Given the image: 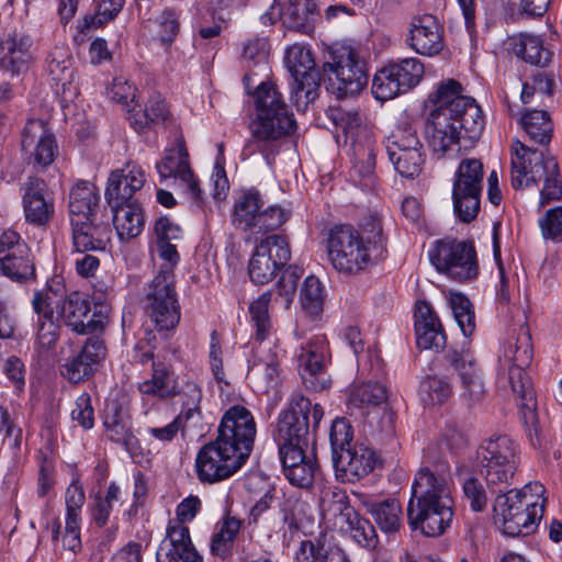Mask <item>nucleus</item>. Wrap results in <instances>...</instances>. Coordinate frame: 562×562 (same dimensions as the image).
<instances>
[{"instance_id":"052dcab7","label":"nucleus","mask_w":562,"mask_h":562,"mask_svg":"<svg viewBox=\"0 0 562 562\" xmlns=\"http://www.w3.org/2000/svg\"><path fill=\"white\" fill-rule=\"evenodd\" d=\"M418 150H423V145L417 136L416 130L411 126L397 127L387 137V155H395L397 151L409 153Z\"/></svg>"},{"instance_id":"603ef678","label":"nucleus","mask_w":562,"mask_h":562,"mask_svg":"<svg viewBox=\"0 0 562 562\" xmlns=\"http://www.w3.org/2000/svg\"><path fill=\"white\" fill-rule=\"evenodd\" d=\"M326 293L323 283L315 276H308L300 291V303L306 314L317 317L322 314Z\"/></svg>"},{"instance_id":"b1692460","label":"nucleus","mask_w":562,"mask_h":562,"mask_svg":"<svg viewBox=\"0 0 562 562\" xmlns=\"http://www.w3.org/2000/svg\"><path fill=\"white\" fill-rule=\"evenodd\" d=\"M449 479V467L446 463L438 464L434 470L428 467L422 468L412 484L411 499L453 502Z\"/></svg>"},{"instance_id":"5fc2aeb1","label":"nucleus","mask_w":562,"mask_h":562,"mask_svg":"<svg viewBox=\"0 0 562 562\" xmlns=\"http://www.w3.org/2000/svg\"><path fill=\"white\" fill-rule=\"evenodd\" d=\"M272 300V292H263L257 300L249 305L251 323L255 327V338L263 341L271 330V319L269 316V304Z\"/></svg>"},{"instance_id":"412c9836","label":"nucleus","mask_w":562,"mask_h":562,"mask_svg":"<svg viewBox=\"0 0 562 562\" xmlns=\"http://www.w3.org/2000/svg\"><path fill=\"white\" fill-rule=\"evenodd\" d=\"M445 359L456 372L460 384V397L469 406L481 403L485 396L482 371L473 355L468 350H449Z\"/></svg>"},{"instance_id":"bf43d9fd","label":"nucleus","mask_w":562,"mask_h":562,"mask_svg":"<svg viewBox=\"0 0 562 562\" xmlns=\"http://www.w3.org/2000/svg\"><path fill=\"white\" fill-rule=\"evenodd\" d=\"M375 168V154L370 147L359 146L353 150L349 176L353 182L371 181Z\"/></svg>"},{"instance_id":"3c124183","label":"nucleus","mask_w":562,"mask_h":562,"mask_svg":"<svg viewBox=\"0 0 562 562\" xmlns=\"http://www.w3.org/2000/svg\"><path fill=\"white\" fill-rule=\"evenodd\" d=\"M516 54L526 63L546 67L551 60V52L543 47L542 40L537 35L521 34L516 44Z\"/></svg>"},{"instance_id":"4d7b16f0","label":"nucleus","mask_w":562,"mask_h":562,"mask_svg":"<svg viewBox=\"0 0 562 562\" xmlns=\"http://www.w3.org/2000/svg\"><path fill=\"white\" fill-rule=\"evenodd\" d=\"M398 77L395 76L391 65L376 71L372 81V93L376 100L386 101L404 93Z\"/></svg>"},{"instance_id":"774afa93","label":"nucleus","mask_w":562,"mask_h":562,"mask_svg":"<svg viewBox=\"0 0 562 562\" xmlns=\"http://www.w3.org/2000/svg\"><path fill=\"white\" fill-rule=\"evenodd\" d=\"M302 270L296 266L286 267L278 280L276 288L278 296L282 299L285 308H289L301 278Z\"/></svg>"},{"instance_id":"09e8293b","label":"nucleus","mask_w":562,"mask_h":562,"mask_svg":"<svg viewBox=\"0 0 562 562\" xmlns=\"http://www.w3.org/2000/svg\"><path fill=\"white\" fill-rule=\"evenodd\" d=\"M532 356L530 330L524 325L519 328L515 341H508L504 350V361L508 362L509 367H529Z\"/></svg>"},{"instance_id":"39448f33","label":"nucleus","mask_w":562,"mask_h":562,"mask_svg":"<svg viewBox=\"0 0 562 562\" xmlns=\"http://www.w3.org/2000/svg\"><path fill=\"white\" fill-rule=\"evenodd\" d=\"M310 416H312L313 427H317L324 416L322 406L319 404L313 405L308 398L301 394L293 395L289 408L279 415L273 431V439L278 445L279 453L295 449H307Z\"/></svg>"},{"instance_id":"f03ea898","label":"nucleus","mask_w":562,"mask_h":562,"mask_svg":"<svg viewBox=\"0 0 562 562\" xmlns=\"http://www.w3.org/2000/svg\"><path fill=\"white\" fill-rule=\"evenodd\" d=\"M371 229L359 232L351 225H337L331 228L327 250L333 267L353 274L369 267L373 258L383 252L382 226L379 221L370 223Z\"/></svg>"},{"instance_id":"a211bd4d","label":"nucleus","mask_w":562,"mask_h":562,"mask_svg":"<svg viewBox=\"0 0 562 562\" xmlns=\"http://www.w3.org/2000/svg\"><path fill=\"white\" fill-rule=\"evenodd\" d=\"M467 125L462 114H452L451 110L431 111L425 127L430 148L434 153L445 155L461 138L471 142L479 139L471 136Z\"/></svg>"},{"instance_id":"680f3d73","label":"nucleus","mask_w":562,"mask_h":562,"mask_svg":"<svg viewBox=\"0 0 562 562\" xmlns=\"http://www.w3.org/2000/svg\"><path fill=\"white\" fill-rule=\"evenodd\" d=\"M366 415V427L369 436L375 439L392 437L394 434V414L385 406Z\"/></svg>"},{"instance_id":"72a5a7b5","label":"nucleus","mask_w":562,"mask_h":562,"mask_svg":"<svg viewBox=\"0 0 562 562\" xmlns=\"http://www.w3.org/2000/svg\"><path fill=\"white\" fill-rule=\"evenodd\" d=\"M315 9L316 4L313 1L303 0L291 2L282 13L280 4L273 3L262 19L265 22L274 23L283 16V22L289 29L311 34L314 31Z\"/></svg>"},{"instance_id":"58836bf2","label":"nucleus","mask_w":562,"mask_h":562,"mask_svg":"<svg viewBox=\"0 0 562 562\" xmlns=\"http://www.w3.org/2000/svg\"><path fill=\"white\" fill-rule=\"evenodd\" d=\"M281 514L283 524L290 532H302L313 535L318 522L311 505L296 494L288 495L282 505Z\"/></svg>"},{"instance_id":"2eb2a0df","label":"nucleus","mask_w":562,"mask_h":562,"mask_svg":"<svg viewBox=\"0 0 562 562\" xmlns=\"http://www.w3.org/2000/svg\"><path fill=\"white\" fill-rule=\"evenodd\" d=\"M291 259L285 237L277 234L260 239L248 261V274L256 284H267Z\"/></svg>"},{"instance_id":"e433bc0d","label":"nucleus","mask_w":562,"mask_h":562,"mask_svg":"<svg viewBox=\"0 0 562 562\" xmlns=\"http://www.w3.org/2000/svg\"><path fill=\"white\" fill-rule=\"evenodd\" d=\"M103 425L108 439L122 445L131 456L137 452L138 440L132 431L130 415L120 404L106 406Z\"/></svg>"},{"instance_id":"4be33fe9","label":"nucleus","mask_w":562,"mask_h":562,"mask_svg":"<svg viewBox=\"0 0 562 562\" xmlns=\"http://www.w3.org/2000/svg\"><path fill=\"white\" fill-rule=\"evenodd\" d=\"M378 458L372 448L356 442L333 458L336 476L342 482H355L371 473Z\"/></svg>"},{"instance_id":"49530a36","label":"nucleus","mask_w":562,"mask_h":562,"mask_svg":"<svg viewBox=\"0 0 562 562\" xmlns=\"http://www.w3.org/2000/svg\"><path fill=\"white\" fill-rule=\"evenodd\" d=\"M47 70L56 86H60L63 93L71 94L74 82L72 58L65 49L57 48L49 54ZM72 94H76V88Z\"/></svg>"},{"instance_id":"864d4df0","label":"nucleus","mask_w":562,"mask_h":562,"mask_svg":"<svg viewBox=\"0 0 562 562\" xmlns=\"http://www.w3.org/2000/svg\"><path fill=\"white\" fill-rule=\"evenodd\" d=\"M165 539L180 550L184 555L182 557L183 562L202 561V557L191 541L189 527L182 521H169Z\"/></svg>"},{"instance_id":"0e129e2a","label":"nucleus","mask_w":562,"mask_h":562,"mask_svg":"<svg viewBox=\"0 0 562 562\" xmlns=\"http://www.w3.org/2000/svg\"><path fill=\"white\" fill-rule=\"evenodd\" d=\"M395 170L407 179L417 177L425 162V155L423 150L400 153L395 155H387Z\"/></svg>"},{"instance_id":"e2e57ef3","label":"nucleus","mask_w":562,"mask_h":562,"mask_svg":"<svg viewBox=\"0 0 562 562\" xmlns=\"http://www.w3.org/2000/svg\"><path fill=\"white\" fill-rule=\"evenodd\" d=\"M390 65L405 92L417 86L424 76V65L418 58H404Z\"/></svg>"},{"instance_id":"9d476101","label":"nucleus","mask_w":562,"mask_h":562,"mask_svg":"<svg viewBox=\"0 0 562 562\" xmlns=\"http://www.w3.org/2000/svg\"><path fill=\"white\" fill-rule=\"evenodd\" d=\"M483 165L476 158L461 160L452 186L453 212L462 223H470L480 212Z\"/></svg>"},{"instance_id":"f704fd0d","label":"nucleus","mask_w":562,"mask_h":562,"mask_svg":"<svg viewBox=\"0 0 562 562\" xmlns=\"http://www.w3.org/2000/svg\"><path fill=\"white\" fill-rule=\"evenodd\" d=\"M334 514L338 513V518L346 526L341 528L350 532L352 539L361 547L374 549L378 544V536L373 525L360 515L345 502V496H339L331 507Z\"/></svg>"},{"instance_id":"5701e85b","label":"nucleus","mask_w":562,"mask_h":562,"mask_svg":"<svg viewBox=\"0 0 562 562\" xmlns=\"http://www.w3.org/2000/svg\"><path fill=\"white\" fill-rule=\"evenodd\" d=\"M21 146L22 150L42 167L50 165L57 154L56 139L42 120L26 122L22 131Z\"/></svg>"},{"instance_id":"20e7f679","label":"nucleus","mask_w":562,"mask_h":562,"mask_svg":"<svg viewBox=\"0 0 562 562\" xmlns=\"http://www.w3.org/2000/svg\"><path fill=\"white\" fill-rule=\"evenodd\" d=\"M516 158L512 160V184L521 189L543 182L540 204L543 206L562 196L559 166L553 156L531 148L520 140L514 143Z\"/></svg>"},{"instance_id":"4468645a","label":"nucleus","mask_w":562,"mask_h":562,"mask_svg":"<svg viewBox=\"0 0 562 562\" xmlns=\"http://www.w3.org/2000/svg\"><path fill=\"white\" fill-rule=\"evenodd\" d=\"M247 459L218 438L204 445L195 458V472L202 483L213 484L228 479Z\"/></svg>"},{"instance_id":"de8ad7c7","label":"nucleus","mask_w":562,"mask_h":562,"mask_svg":"<svg viewBox=\"0 0 562 562\" xmlns=\"http://www.w3.org/2000/svg\"><path fill=\"white\" fill-rule=\"evenodd\" d=\"M367 508L383 532L393 533L401 528L402 507L397 501L385 499L383 502H374L368 504Z\"/></svg>"},{"instance_id":"37998d69","label":"nucleus","mask_w":562,"mask_h":562,"mask_svg":"<svg viewBox=\"0 0 562 562\" xmlns=\"http://www.w3.org/2000/svg\"><path fill=\"white\" fill-rule=\"evenodd\" d=\"M111 209L114 213L113 225L121 240L133 239L143 232L145 220L138 203H127Z\"/></svg>"},{"instance_id":"dca6fc26","label":"nucleus","mask_w":562,"mask_h":562,"mask_svg":"<svg viewBox=\"0 0 562 562\" xmlns=\"http://www.w3.org/2000/svg\"><path fill=\"white\" fill-rule=\"evenodd\" d=\"M462 92L461 83L454 79L441 82L430 97L435 104L432 111L451 110L452 114H462L471 136L480 137L485 124L482 110L473 98L464 95Z\"/></svg>"},{"instance_id":"f257e3e1","label":"nucleus","mask_w":562,"mask_h":562,"mask_svg":"<svg viewBox=\"0 0 562 562\" xmlns=\"http://www.w3.org/2000/svg\"><path fill=\"white\" fill-rule=\"evenodd\" d=\"M256 119L243 156L262 154L267 161L279 151V142L296 130V121L273 82H261L254 93Z\"/></svg>"},{"instance_id":"f8f14e48","label":"nucleus","mask_w":562,"mask_h":562,"mask_svg":"<svg viewBox=\"0 0 562 562\" xmlns=\"http://www.w3.org/2000/svg\"><path fill=\"white\" fill-rule=\"evenodd\" d=\"M527 368L508 367V382L519 401L520 417L529 442L536 449L547 450L550 440L539 420L536 394L530 378L526 373Z\"/></svg>"},{"instance_id":"c03bdc74","label":"nucleus","mask_w":562,"mask_h":562,"mask_svg":"<svg viewBox=\"0 0 562 562\" xmlns=\"http://www.w3.org/2000/svg\"><path fill=\"white\" fill-rule=\"evenodd\" d=\"M138 390L142 394L162 398L175 396L178 393L173 372L160 362H153L151 379L142 382Z\"/></svg>"},{"instance_id":"13d9d810","label":"nucleus","mask_w":562,"mask_h":562,"mask_svg":"<svg viewBox=\"0 0 562 562\" xmlns=\"http://www.w3.org/2000/svg\"><path fill=\"white\" fill-rule=\"evenodd\" d=\"M452 393L451 383L443 376H427L419 386L420 400L426 405L443 403Z\"/></svg>"},{"instance_id":"1a4fd4ad","label":"nucleus","mask_w":562,"mask_h":562,"mask_svg":"<svg viewBox=\"0 0 562 562\" xmlns=\"http://www.w3.org/2000/svg\"><path fill=\"white\" fill-rule=\"evenodd\" d=\"M285 65L293 78L291 101L297 111H305L307 105L318 97L321 74L310 48L294 44L288 48Z\"/></svg>"},{"instance_id":"2f4dec72","label":"nucleus","mask_w":562,"mask_h":562,"mask_svg":"<svg viewBox=\"0 0 562 562\" xmlns=\"http://www.w3.org/2000/svg\"><path fill=\"white\" fill-rule=\"evenodd\" d=\"M408 44L418 54H438L442 49V35L437 19L431 14L414 16Z\"/></svg>"},{"instance_id":"79ce46f5","label":"nucleus","mask_w":562,"mask_h":562,"mask_svg":"<svg viewBox=\"0 0 562 562\" xmlns=\"http://www.w3.org/2000/svg\"><path fill=\"white\" fill-rule=\"evenodd\" d=\"M99 207L97 188L89 181L77 183L69 194V213L71 220L95 218Z\"/></svg>"},{"instance_id":"bb28decb","label":"nucleus","mask_w":562,"mask_h":562,"mask_svg":"<svg viewBox=\"0 0 562 562\" xmlns=\"http://www.w3.org/2000/svg\"><path fill=\"white\" fill-rule=\"evenodd\" d=\"M145 183L144 171L136 166L126 165L125 168L113 171L108 180L105 198L111 207L122 204L137 203L133 195Z\"/></svg>"},{"instance_id":"c9c22d12","label":"nucleus","mask_w":562,"mask_h":562,"mask_svg":"<svg viewBox=\"0 0 562 562\" xmlns=\"http://www.w3.org/2000/svg\"><path fill=\"white\" fill-rule=\"evenodd\" d=\"M72 245L79 254L88 251H104L110 241V228L104 223H97L95 218L71 220Z\"/></svg>"},{"instance_id":"338daca9","label":"nucleus","mask_w":562,"mask_h":562,"mask_svg":"<svg viewBox=\"0 0 562 562\" xmlns=\"http://www.w3.org/2000/svg\"><path fill=\"white\" fill-rule=\"evenodd\" d=\"M179 394L182 400V409L178 416H182L187 424L194 418L200 419L202 390L194 383H188Z\"/></svg>"},{"instance_id":"393cba45","label":"nucleus","mask_w":562,"mask_h":562,"mask_svg":"<svg viewBox=\"0 0 562 562\" xmlns=\"http://www.w3.org/2000/svg\"><path fill=\"white\" fill-rule=\"evenodd\" d=\"M65 324L78 334H91L103 328V321L95 312L91 314V302L79 292H71L60 310Z\"/></svg>"},{"instance_id":"6ab92c4d","label":"nucleus","mask_w":562,"mask_h":562,"mask_svg":"<svg viewBox=\"0 0 562 562\" xmlns=\"http://www.w3.org/2000/svg\"><path fill=\"white\" fill-rule=\"evenodd\" d=\"M256 432V423L250 411L244 406L234 405L223 415L216 438L248 459L254 448Z\"/></svg>"},{"instance_id":"473e14b6","label":"nucleus","mask_w":562,"mask_h":562,"mask_svg":"<svg viewBox=\"0 0 562 562\" xmlns=\"http://www.w3.org/2000/svg\"><path fill=\"white\" fill-rule=\"evenodd\" d=\"M33 41L25 33L14 32L0 44V70L11 77L26 69Z\"/></svg>"},{"instance_id":"ea45409f","label":"nucleus","mask_w":562,"mask_h":562,"mask_svg":"<svg viewBox=\"0 0 562 562\" xmlns=\"http://www.w3.org/2000/svg\"><path fill=\"white\" fill-rule=\"evenodd\" d=\"M387 400L386 387L379 382L353 383L348 391V409H357L360 415H370L371 411L382 407Z\"/></svg>"},{"instance_id":"7c9ffc66","label":"nucleus","mask_w":562,"mask_h":562,"mask_svg":"<svg viewBox=\"0 0 562 562\" xmlns=\"http://www.w3.org/2000/svg\"><path fill=\"white\" fill-rule=\"evenodd\" d=\"M414 316L417 346L436 351L442 349L446 345V335L430 304L426 301H418Z\"/></svg>"},{"instance_id":"c85d7f7f","label":"nucleus","mask_w":562,"mask_h":562,"mask_svg":"<svg viewBox=\"0 0 562 562\" xmlns=\"http://www.w3.org/2000/svg\"><path fill=\"white\" fill-rule=\"evenodd\" d=\"M23 209L27 222L44 225L54 214V203L43 179L29 177L23 186Z\"/></svg>"},{"instance_id":"a878e982","label":"nucleus","mask_w":562,"mask_h":562,"mask_svg":"<svg viewBox=\"0 0 562 562\" xmlns=\"http://www.w3.org/2000/svg\"><path fill=\"white\" fill-rule=\"evenodd\" d=\"M105 353L104 341L99 337H90L80 352L66 361L61 374L70 382H81L95 372L99 363L105 358Z\"/></svg>"},{"instance_id":"a18cd8bd","label":"nucleus","mask_w":562,"mask_h":562,"mask_svg":"<svg viewBox=\"0 0 562 562\" xmlns=\"http://www.w3.org/2000/svg\"><path fill=\"white\" fill-rule=\"evenodd\" d=\"M520 125L531 143L548 146L551 142L553 124L548 112L527 111L521 115Z\"/></svg>"},{"instance_id":"69168bd1","label":"nucleus","mask_w":562,"mask_h":562,"mask_svg":"<svg viewBox=\"0 0 562 562\" xmlns=\"http://www.w3.org/2000/svg\"><path fill=\"white\" fill-rule=\"evenodd\" d=\"M124 0H102L98 5V11L94 15H87L83 18L81 31L98 29L108 21L114 19L122 10Z\"/></svg>"},{"instance_id":"0eeeda50","label":"nucleus","mask_w":562,"mask_h":562,"mask_svg":"<svg viewBox=\"0 0 562 562\" xmlns=\"http://www.w3.org/2000/svg\"><path fill=\"white\" fill-rule=\"evenodd\" d=\"M263 200L257 189L244 191L235 201L232 224L244 232L266 234L278 229L289 218V212L270 205L262 210Z\"/></svg>"},{"instance_id":"6e6552de","label":"nucleus","mask_w":562,"mask_h":562,"mask_svg":"<svg viewBox=\"0 0 562 562\" xmlns=\"http://www.w3.org/2000/svg\"><path fill=\"white\" fill-rule=\"evenodd\" d=\"M428 256L437 271L457 281L473 280L479 274L476 251L471 241L437 240L429 249Z\"/></svg>"},{"instance_id":"f3484780","label":"nucleus","mask_w":562,"mask_h":562,"mask_svg":"<svg viewBox=\"0 0 562 562\" xmlns=\"http://www.w3.org/2000/svg\"><path fill=\"white\" fill-rule=\"evenodd\" d=\"M0 272L19 283L35 278V265L30 247L11 229L0 235Z\"/></svg>"},{"instance_id":"8fccbe9b","label":"nucleus","mask_w":562,"mask_h":562,"mask_svg":"<svg viewBox=\"0 0 562 562\" xmlns=\"http://www.w3.org/2000/svg\"><path fill=\"white\" fill-rule=\"evenodd\" d=\"M243 521L233 516H226L218 529L215 532L211 540V552L212 554L226 559L232 555L233 543L235 538L237 537Z\"/></svg>"},{"instance_id":"4c0bfd02","label":"nucleus","mask_w":562,"mask_h":562,"mask_svg":"<svg viewBox=\"0 0 562 562\" xmlns=\"http://www.w3.org/2000/svg\"><path fill=\"white\" fill-rule=\"evenodd\" d=\"M325 348L318 342H308L302 346L297 353L299 369L304 384L313 391H322L329 386V381L321 379L325 368Z\"/></svg>"},{"instance_id":"7ed1b4c3","label":"nucleus","mask_w":562,"mask_h":562,"mask_svg":"<svg viewBox=\"0 0 562 562\" xmlns=\"http://www.w3.org/2000/svg\"><path fill=\"white\" fill-rule=\"evenodd\" d=\"M543 493L544 486L536 482L497 495L493 510L505 535L528 536L536 530L544 510V499L539 501Z\"/></svg>"},{"instance_id":"423d86ee","label":"nucleus","mask_w":562,"mask_h":562,"mask_svg":"<svg viewBox=\"0 0 562 562\" xmlns=\"http://www.w3.org/2000/svg\"><path fill=\"white\" fill-rule=\"evenodd\" d=\"M479 470L490 487L510 485L520 463L519 445L506 435L485 440L476 451Z\"/></svg>"},{"instance_id":"a19ab883","label":"nucleus","mask_w":562,"mask_h":562,"mask_svg":"<svg viewBox=\"0 0 562 562\" xmlns=\"http://www.w3.org/2000/svg\"><path fill=\"white\" fill-rule=\"evenodd\" d=\"M295 559L296 562H350L347 552L340 546L322 538L302 541Z\"/></svg>"},{"instance_id":"c756f323","label":"nucleus","mask_w":562,"mask_h":562,"mask_svg":"<svg viewBox=\"0 0 562 562\" xmlns=\"http://www.w3.org/2000/svg\"><path fill=\"white\" fill-rule=\"evenodd\" d=\"M306 450L295 449L279 453L284 476L300 488L310 487L318 470L314 452L307 453Z\"/></svg>"},{"instance_id":"9b49d317","label":"nucleus","mask_w":562,"mask_h":562,"mask_svg":"<svg viewBox=\"0 0 562 562\" xmlns=\"http://www.w3.org/2000/svg\"><path fill=\"white\" fill-rule=\"evenodd\" d=\"M328 77L327 90L338 98L353 95L368 83V75L363 60L350 47H341L331 54V61L323 66Z\"/></svg>"},{"instance_id":"ddd939ff","label":"nucleus","mask_w":562,"mask_h":562,"mask_svg":"<svg viewBox=\"0 0 562 562\" xmlns=\"http://www.w3.org/2000/svg\"><path fill=\"white\" fill-rule=\"evenodd\" d=\"M146 299L149 316L159 330H169L180 321V306L176 291L175 273L170 269L159 270L148 284Z\"/></svg>"},{"instance_id":"6e6d98bb","label":"nucleus","mask_w":562,"mask_h":562,"mask_svg":"<svg viewBox=\"0 0 562 562\" xmlns=\"http://www.w3.org/2000/svg\"><path fill=\"white\" fill-rule=\"evenodd\" d=\"M449 306L464 337H470L475 330V314L470 300L461 293H450Z\"/></svg>"},{"instance_id":"aec40b11","label":"nucleus","mask_w":562,"mask_h":562,"mask_svg":"<svg viewBox=\"0 0 562 562\" xmlns=\"http://www.w3.org/2000/svg\"><path fill=\"white\" fill-rule=\"evenodd\" d=\"M453 502H431L409 499L407 520L413 530H419L427 537L442 535L453 517Z\"/></svg>"},{"instance_id":"cd10ccee","label":"nucleus","mask_w":562,"mask_h":562,"mask_svg":"<svg viewBox=\"0 0 562 562\" xmlns=\"http://www.w3.org/2000/svg\"><path fill=\"white\" fill-rule=\"evenodd\" d=\"M156 169L161 180L169 178L180 179L187 183L195 201L201 199V190L190 168L189 155L182 139L177 143L176 148L166 150L164 158L156 164Z\"/></svg>"}]
</instances>
